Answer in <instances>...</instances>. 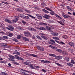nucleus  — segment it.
<instances>
[{
  "mask_svg": "<svg viewBox=\"0 0 75 75\" xmlns=\"http://www.w3.org/2000/svg\"><path fill=\"white\" fill-rule=\"evenodd\" d=\"M49 56H51V57H55L56 59L58 60L61 59L62 58V56H56V55L54 54H49Z\"/></svg>",
  "mask_w": 75,
  "mask_h": 75,
  "instance_id": "nucleus-1",
  "label": "nucleus"
},
{
  "mask_svg": "<svg viewBox=\"0 0 75 75\" xmlns=\"http://www.w3.org/2000/svg\"><path fill=\"white\" fill-rule=\"evenodd\" d=\"M24 35L25 36H26V37H30V34L28 32H24Z\"/></svg>",
  "mask_w": 75,
  "mask_h": 75,
  "instance_id": "nucleus-2",
  "label": "nucleus"
},
{
  "mask_svg": "<svg viewBox=\"0 0 75 75\" xmlns=\"http://www.w3.org/2000/svg\"><path fill=\"white\" fill-rule=\"evenodd\" d=\"M38 50H40L41 51H44V48L42 47L38 46Z\"/></svg>",
  "mask_w": 75,
  "mask_h": 75,
  "instance_id": "nucleus-3",
  "label": "nucleus"
},
{
  "mask_svg": "<svg viewBox=\"0 0 75 75\" xmlns=\"http://www.w3.org/2000/svg\"><path fill=\"white\" fill-rule=\"evenodd\" d=\"M43 17L45 18H46V19H48L50 17V16L49 15L45 14L44 16H42Z\"/></svg>",
  "mask_w": 75,
  "mask_h": 75,
  "instance_id": "nucleus-4",
  "label": "nucleus"
},
{
  "mask_svg": "<svg viewBox=\"0 0 75 75\" xmlns=\"http://www.w3.org/2000/svg\"><path fill=\"white\" fill-rule=\"evenodd\" d=\"M51 34L52 35L55 36V37L58 36V33L56 32L52 33Z\"/></svg>",
  "mask_w": 75,
  "mask_h": 75,
  "instance_id": "nucleus-5",
  "label": "nucleus"
},
{
  "mask_svg": "<svg viewBox=\"0 0 75 75\" xmlns=\"http://www.w3.org/2000/svg\"><path fill=\"white\" fill-rule=\"evenodd\" d=\"M69 45H70V46H72V47H73L74 48H75V44L74 42H69Z\"/></svg>",
  "mask_w": 75,
  "mask_h": 75,
  "instance_id": "nucleus-6",
  "label": "nucleus"
},
{
  "mask_svg": "<svg viewBox=\"0 0 75 75\" xmlns=\"http://www.w3.org/2000/svg\"><path fill=\"white\" fill-rule=\"evenodd\" d=\"M9 27V30L10 31H13V30L14 29V28L11 25H10L8 26Z\"/></svg>",
  "mask_w": 75,
  "mask_h": 75,
  "instance_id": "nucleus-7",
  "label": "nucleus"
},
{
  "mask_svg": "<svg viewBox=\"0 0 75 75\" xmlns=\"http://www.w3.org/2000/svg\"><path fill=\"white\" fill-rule=\"evenodd\" d=\"M28 29L32 31H36V30L33 28L29 27L28 28Z\"/></svg>",
  "mask_w": 75,
  "mask_h": 75,
  "instance_id": "nucleus-8",
  "label": "nucleus"
},
{
  "mask_svg": "<svg viewBox=\"0 0 75 75\" xmlns=\"http://www.w3.org/2000/svg\"><path fill=\"white\" fill-rule=\"evenodd\" d=\"M41 62H43V63H50L51 62L48 61L46 60V61H44L43 60H40Z\"/></svg>",
  "mask_w": 75,
  "mask_h": 75,
  "instance_id": "nucleus-9",
  "label": "nucleus"
},
{
  "mask_svg": "<svg viewBox=\"0 0 75 75\" xmlns=\"http://www.w3.org/2000/svg\"><path fill=\"white\" fill-rule=\"evenodd\" d=\"M9 57L10 58H9V60H10V61H12V60H13V59H14V57L13 56L10 55L9 56Z\"/></svg>",
  "mask_w": 75,
  "mask_h": 75,
  "instance_id": "nucleus-10",
  "label": "nucleus"
},
{
  "mask_svg": "<svg viewBox=\"0 0 75 75\" xmlns=\"http://www.w3.org/2000/svg\"><path fill=\"white\" fill-rule=\"evenodd\" d=\"M29 55L30 56H32V57H35V58H38V56L37 55H35L34 54H29Z\"/></svg>",
  "mask_w": 75,
  "mask_h": 75,
  "instance_id": "nucleus-11",
  "label": "nucleus"
},
{
  "mask_svg": "<svg viewBox=\"0 0 75 75\" xmlns=\"http://www.w3.org/2000/svg\"><path fill=\"white\" fill-rule=\"evenodd\" d=\"M46 28L47 30L51 31V28L48 26H46Z\"/></svg>",
  "mask_w": 75,
  "mask_h": 75,
  "instance_id": "nucleus-12",
  "label": "nucleus"
},
{
  "mask_svg": "<svg viewBox=\"0 0 75 75\" xmlns=\"http://www.w3.org/2000/svg\"><path fill=\"white\" fill-rule=\"evenodd\" d=\"M62 16H63V17H64V18H68L69 17H70V16L68 15L66 16L64 14H62Z\"/></svg>",
  "mask_w": 75,
  "mask_h": 75,
  "instance_id": "nucleus-13",
  "label": "nucleus"
},
{
  "mask_svg": "<svg viewBox=\"0 0 75 75\" xmlns=\"http://www.w3.org/2000/svg\"><path fill=\"white\" fill-rule=\"evenodd\" d=\"M67 64L69 67H73L74 66V65L72 64L71 63H67Z\"/></svg>",
  "mask_w": 75,
  "mask_h": 75,
  "instance_id": "nucleus-14",
  "label": "nucleus"
},
{
  "mask_svg": "<svg viewBox=\"0 0 75 75\" xmlns=\"http://www.w3.org/2000/svg\"><path fill=\"white\" fill-rule=\"evenodd\" d=\"M50 41L51 42H53V43H51L52 45H55V42L54 40H50Z\"/></svg>",
  "mask_w": 75,
  "mask_h": 75,
  "instance_id": "nucleus-15",
  "label": "nucleus"
},
{
  "mask_svg": "<svg viewBox=\"0 0 75 75\" xmlns=\"http://www.w3.org/2000/svg\"><path fill=\"white\" fill-rule=\"evenodd\" d=\"M5 21L8 23H11V21L9 20V19H5Z\"/></svg>",
  "mask_w": 75,
  "mask_h": 75,
  "instance_id": "nucleus-16",
  "label": "nucleus"
},
{
  "mask_svg": "<svg viewBox=\"0 0 75 75\" xmlns=\"http://www.w3.org/2000/svg\"><path fill=\"white\" fill-rule=\"evenodd\" d=\"M21 71L22 73H23V74H25V72H28V71L24 70L23 69H21Z\"/></svg>",
  "mask_w": 75,
  "mask_h": 75,
  "instance_id": "nucleus-17",
  "label": "nucleus"
},
{
  "mask_svg": "<svg viewBox=\"0 0 75 75\" xmlns=\"http://www.w3.org/2000/svg\"><path fill=\"white\" fill-rule=\"evenodd\" d=\"M41 37H42V38H44V40H47L48 39V38H47V37L43 36V35H42L41 36Z\"/></svg>",
  "mask_w": 75,
  "mask_h": 75,
  "instance_id": "nucleus-18",
  "label": "nucleus"
},
{
  "mask_svg": "<svg viewBox=\"0 0 75 75\" xmlns=\"http://www.w3.org/2000/svg\"><path fill=\"white\" fill-rule=\"evenodd\" d=\"M14 54H16V55H20V53L19 52H13Z\"/></svg>",
  "mask_w": 75,
  "mask_h": 75,
  "instance_id": "nucleus-19",
  "label": "nucleus"
},
{
  "mask_svg": "<svg viewBox=\"0 0 75 75\" xmlns=\"http://www.w3.org/2000/svg\"><path fill=\"white\" fill-rule=\"evenodd\" d=\"M12 40L13 41H15V42H18V40L16 38L13 39Z\"/></svg>",
  "mask_w": 75,
  "mask_h": 75,
  "instance_id": "nucleus-20",
  "label": "nucleus"
},
{
  "mask_svg": "<svg viewBox=\"0 0 75 75\" xmlns=\"http://www.w3.org/2000/svg\"><path fill=\"white\" fill-rule=\"evenodd\" d=\"M18 60H19V61H21L22 62H23V61H24V59H23V58L21 57H19V58H18Z\"/></svg>",
  "mask_w": 75,
  "mask_h": 75,
  "instance_id": "nucleus-21",
  "label": "nucleus"
},
{
  "mask_svg": "<svg viewBox=\"0 0 75 75\" xmlns=\"http://www.w3.org/2000/svg\"><path fill=\"white\" fill-rule=\"evenodd\" d=\"M39 30H45V29L43 27H41L39 28Z\"/></svg>",
  "mask_w": 75,
  "mask_h": 75,
  "instance_id": "nucleus-22",
  "label": "nucleus"
},
{
  "mask_svg": "<svg viewBox=\"0 0 75 75\" xmlns=\"http://www.w3.org/2000/svg\"><path fill=\"white\" fill-rule=\"evenodd\" d=\"M1 75H8L7 73L5 72H1Z\"/></svg>",
  "mask_w": 75,
  "mask_h": 75,
  "instance_id": "nucleus-23",
  "label": "nucleus"
},
{
  "mask_svg": "<svg viewBox=\"0 0 75 75\" xmlns=\"http://www.w3.org/2000/svg\"><path fill=\"white\" fill-rule=\"evenodd\" d=\"M37 38L38 39H39V40H42V38L40 37V36L38 35L36 36Z\"/></svg>",
  "mask_w": 75,
  "mask_h": 75,
  "instance_id": "nucleus-24",
  "label": "nucleus"
},
{
  "mask_svg": "<svg viewBox=\"0 0 75 75\" xmlns=\"http://www.w3.org/2000/svg\"><path fill=\"white\" fill-rule=\"evenodd\" d=\"M13 35V34L12 33H9L8 34V36L9 37H12Z\"/></svg>",
  "mask_w": 75,
  "mask_h": 75,
  "instance_id": "nucleus-25",
  "label": "nucleus"
},
{
  "mask_svg": "<svg viewBox=\"0 0 75 75\" xmlns=\"http://www.w3.org/2000/svg\"><path fill=\"white\" fill-rule=\"evenodd\" d=\"M40 25H47V24L44 23H40Z\"/></svg>",
  "mask_w": 75,
  "mask_h": 75,
  "instance_id": "nucleus-26",
  "label": "nucleus"
},
{
  "mask_svg": "<svg viewBox=\"0 0 75 75\" xmlns=\"http://www.w3.org/2000/svg\"><path fill=\"white\" fill-rule=\"evenodd\" d=\"M3 37L5 39H8V36H3Z\"/></svg>",
  "mask_w": 75,
  "mask_h": 75,
  "instance_id": "nucleus-27",
  "label": "nucleus"
},
{
  "mask_svg": "<svg viewBox=\"0 0 75 75\" xmlns=\"http://www.w3.org/2000/svg\"><path fill=\"white\" fill-rule=\"evenodd\" d=\"M17 39H21V36L19 35L17 36Z\"/></svg>",
  "mask_w": 75,
  "mask_h": 75,
  "instance_id": "nucleus-28",
  "label": "nucleus"
},
{
  "mask_svg": "<svg viewBox=\"0 0 75 75\" xmlns=\"http://www.w3.org/2000/svg\"><path fill=\"white\" fill-rule=\"evenodd\" d=\"M71 64H75V62H74V60L73 59H71Z\"/></svg>",
  "mask_w": 75,
  "mask_h": 75,
  "instance_id": "nucleus-29",
  "label": "nucleus"
},
{
  "mask_svg": "<svg viewBox=\"0 0 75 75\" xmlns=\"http://www.w3.org/2000/svg\"><path fill=\"white\" fill-rule=\"evenodd\" d=\"M43 11H44V12L46 13H49V12H48V11L46 10H45V9H43Z\"/></svg>",
  "mask_w": 75,
  "mask_h": 75,
  "instance_id": "nucleus-30",
  "label": "nucleus"
},
{
  "mask_svg": "<svg viewBox=\"0 0 75 75\" xmlns=\"http://www.w3.org/2000/svg\"><path fill=\"white\" fill-rule=\"evenodd\" d=\"M58 52H61L62 51V50H61V49H58L56 50Z\"/></svg>",
  "mask_w": 75,
  "mask_h": 75,
  "instance_id": "nucleus-31",
  "label": "nucleus"
},
{
  "mask_svg": "<svg viewBox=\"0 0 75 75\" xmlns=\"http://www.w3.org/2000/svg\"><path fill=\"white\" fill-rule=\"evenodd\" d=\"M55 14V16H56V17H58V18H60V19H62V18L61 17H60L59 16L56 14Z\"/></svg>",
  "mask_w": 75,
  "mask_h": 75,
  "instance_id": "nucleus-32",
  "label": "nucleus"
},
{
  "mask_svg": "<svg viewBox=\"0 0 75 75\" xmlns=\"http://www.w3.org/2000/svg\"><path fill=\"white\" fill-rule=\"evenodd\" d=\"M10 46L4 45V48H10Z\"/></svg>",
  "mask_w": 75,
  "mask_h": 75,
  "instance_id": "nucleus-33",
  "label": "nucleus"
},
{
  "mask_svg": "<svg viewBox=\"0 0 75 75\" xmlns=\"http://www.w3.org/2000/svg\"><path fill=\"white\" fill-rule=\"evenodd\" d=\"M62 37H63V38H65L66 39V38H68V37L66 35H63L62 36Z\"/></svg>",
  "mask_w": 75,
  "mask_h": 75,
  "instance_id": "nucleus-34",
  "label": "nucleus"
},
{
  "mask_svg": "<svg viewBox=\"0 0 75 75\" xmlns=\"http://www.w3.org/2000/svg\"><path fill=\"white\" fill-rule=\"evenodd\" d=\"M14 20H13V21L14 22V23H16V22L17 21H18V19H16H16H14Z\"/></svg>",
  "mask_w": 75,
  "mask_h": 75,
  "instance_id": "nucleus-35",
  "label": "nucleus"
},
{
  "mask_svg": "<svg viewBox=\"0 0 75 75\" xmlns=\"http://www.w3.org/2000/svg\"><path fill=\"white\" fill-rule=\"evenodd\" d=\"M30 67L31 68H32V69H35V68L34 67V66L32 65H30Z\"/></svg>",
  "mask_w": 75,
  "mask_h": 75,
  "instance_id": "nucleus-36",
  "label": "nucleus"
},
{
  "mask_svg": "<svg viewBox=\"0 0 75 75\" xmlns=\"http://www.w3.org/2000/svg\"><path fill=\"white\" fill-rule=\"evenodd\" d=\"M51 47L52 48H53V49H57V47H53L51 45Z\"/></svg>",
  "mask_w": 75,
  "mask_h": 75,
  "instance_id": "nucleus-37",
  "label": "nucleus"
},
{
  "mask_svg": "<svg viewBox=\"0 0 75 75\" xmlns=\"http://www.w3.org/2000/svg\"><path fill=\"white\" fill-rule=\"evenodd\" d=\"M46 10H49V11H52V10H51V9L50 8L46 7Z\"/></svg>",
  "mask_w": 75,
  "mask_h": 75,
  "instance_id": "nucleus-38",
  "label": "nucleus"
},
{
  "mask_svg": "<svg viewBox=\"0 0 75 75\" xmlns=\"http://www.w3.org/2000/svg\"><path fill=\"white\" fill-rule=\"evenodd\" d=\"M15 57L17 59H18L19 57H18V56L17 55H15Z\"/></svg>",
  "mask_w": 75,
  "mask_h": 75,
  "instance_id": "nucleus-39",
  "label": "nucleus"
},
{
  "mask_svg": "<svg viewBox=\"0 0 75 75\" xmlns=\"http://www.w3.org/2000/svg\"><path fill=\"white\" fill-rule=\"evenodd\" d=\"M57 22H58L60 24H61V25H64V23H62L60 21H58Z\"/></svg>",
  "mask_w": 75,
  "mask_h": 75,
  "instance_id": "nucleus-40",
  "label": "nucleus"
},
{
  "mask_svg": "<svg viewBox=\"0 0 75 75\" xmlns=\"http://www.w3.org/2000/svg\"><path fill=\"white\" fill-rule=\"evenodd\" d=\"M50 13L52 15H54V14H55V13H54V12L52 11L50 12Z\"/></svg>",
  "mask_w": 75,
  "mask_h": 75,
  "instance_id": "nucleus-41",
  "label": "nucleus"
},
{
  "mask_svg": "<svg viewBox=\"0 0 75 75\" xmlns=\"http://www.w3.org/2000/svg\"><path fill=\"white\" fill-rule=\"evenodd\" d=\"M11 61L13 62V64H16V60H14V59H13L12 60H11Z\"/></svg>",
  "mask_w": 75,
  "mask_h": 75,
  "instance_id": "nucleus-42",
  "label": "nucleus"
},
{
  "mask_svg": "<svg viewBox=\"0 0 75 75\" xmlns=\"http://www.w3.org/2000/svg\"><path fill=\"white\" fill-rule=\"evenodd\" d=\"M22 22L23 24L24 25H25V23H26L25 22V21H22Z\"/></svg>",
  "mask_w": 75,
  "mask_h": 75,
  "instance_id": "nucleus-43",
  "label": "nucleus"
},
{
  "mask_svg": "<svg viewBox=\"0 0 75 75\" xmlns=\"http://www.w3.org/2000/svg\"><path fill=\"white\" fill-rule=\"evenodd\" d=\"M60 43H61V44H64V45H66V44H65V43H64V42H63L62 41V42H60Z\"/></svg>",
  "mask_w": 75,
  "mask_h": 75,
  "instance_id": "nucleus-44",
  "label": "nucleus"
},
{
  "mask_svg": "<svg viewBox=\"0 0 75 75\" xmlns=\"http://www.w3.org/2000/svg\"><path fill=\"white\" fill-rule=\"evenodd\" d=\"M65 59L66 60V61H69L70 59L68 57H67Z\"/></svg>",
  "mask_w": 75,
  "mask_h": 75,
  "instance_id": "nucleus-45",
  "label": "nucleus"
},
{
  "mask_svg": "<svg viewBox=\"0 0 75 75\" xmlns=\"http://www.w3.org/2000/svg\"><path fill=\"white\" fill-rule=\"evenodd\" d=\"M55 64H56V65H58V66H61V64H60L57 63H55Z\"/></svg>",
  "mask_w": 75,
  "mask_h": 75,
  "instance_id": "nucleus-46",
  "label": "nucleus"
},
{
  "mask_svg": "<svg viewBox=\"0 0 75 75\" xmlns=\"http://www.w3.org/2000/svg\"><path fill=\"white\" fill-rule=\"evenodd\" d=\"M61 21L63 23H64V21H65V20L64 19H61Z\"/></svg>",
  "mask_w": 75,
  "mask_h": 75,
  "instance_id": "nucleus-47",
  "label": "nucleus"
},
{
  "mask_svg": "<svg viewBox=\"0 0 75 75\" xmlns=\"http://www.w3.org/2000/svg\"><path fill=\"white\" fill-rule=\"evenodd\" d=\"M24 41H29V39H28L26 38L25 39V40Z\"/></svg>",
  "mask_w": 75,
  "mask_h": 75,
  "instance_id": "nucleus-48",
  "label": "nucleus"
},
{
  "mask_svg": "<svg viewBox=\"0 0 75 75\" xmlns=\"http://www.w3.org/2000/svg\"><path fill=\"white\" fill-rule=\"evenodd\" d=\"M41 15H40V14H36V16L38 17H38H40V16Z\"/></svg>",
  "mask_w": 75,
  "mask_h": 75,
  "instance_id": "nucleus-49",
  "label": "nucleus"
},
{
  "mask_svg": "<svg viewBox=\"0 0 75 75\" xmlns=\"http://www.w3.org/2000/svg\"><path fill=\"white\" fill-rule=\"evenodd\" d=\"M25 18H27V19H28L29 18V17L27 16H26L25 17Z\"/></svg>",
  "mask_w": 75,
  "mask_h": 75,
  "instance_id": "nucleus-50",
  "label": "nucleus"
},
{
  "mask_svg": "<svg viewBox=\"0 0 75 75\" xmlns=\"http://www.w3.org/2000/svg\"><path fill=\"white\" fill-rule=\"evenodd\" d=\"M25 65H29V63L28 62H25Z\"/></svg>",
  "mask_w": 75,
  "mask_h": 75,
  "instance_id": "nucleus-51",
  "label": "nucleus"
},
{
  "mask_svg": "<svg viewBox=\"0 0 75 75\" xmlns=\"http://www.w3.org/2000/svg\"><path fill=\"white\" fill-rule=\"evenodd\" d=\"M62 54H66L67 52H66L63 51L62 52Z\"/></svg>",
  "mask_w": 75,
  "mask_h": 75,
  "instance_id": "nucleus-52",
  "label": "nucleus"
},
{
  "mask_svg": "<svg viewBox=\"0 0 75 75\" xmlns=\"http://www.w3.org/2000/svg\"><path fill=\"white\" fill-rule=\"evenodd\" d=\"M40 17H39L38 18V19H42V16H40Z\"/></svg>",
  "mask_w": 75,
  "mask_h": 75,
  "instance_id": "nucleus-53",
  "label": "nucleus"
},
{
  "mask_svg": "<svg viewBox=\"0 0 75 75\" xmlns=\"http://www.w3.org/2000/svg\"><path fill=\"white\" fill-rule=\"evenodd\" d=\"M17 11H21V10L20 8H18L17 9Z\"/></svg>",
  "mask_w": 75,
  "mask_h": 75,
  "instance_id": "nucleus-54",
  "label": "nucleus"
},
{
  "mask_svg": "<svg viewBox=\"0 0 75 75\" xmlns=\"http://www.w3.org/2000/svg\"><path fill=\"white\" fill-rule=\"evenodd\" d=\"M4 3V4H8V3L6 2H3Z\"/></svg>",
  "mask_w": 75,
  "mask_h": 75,
  "instance_id": "nucleus-55",
  "label": "nucleus"
},
{
  "mask_svg": "<svg viewBox=\"0 0 75 75\" xmlns=\"http://www.w3.org/2000/svg\"><path fill=\"white\" fill-rule=\"evenodd\" d=\"M35 67H36V68H38V69L40 68V67L38 66H35Z\"/></svg>",
  "mask_w": 75,
  "mask_h": 75,
  "instance_id": "nucleus-56",
  "label": "nucleus"
},
{
  "mask_svg": "<svg viewBox=\"0 0 75 75\" xmlns=\"http://www.w3.org/2000/svg\"><path fill=\"white\" fill-rule=\"evenodd\" d=\"M67 9H68L69 10L71 9V8H70V7H69V6H68L67 7Z\"/></svg>",
  "mask_w": 75,
  "mask_h": 75,
  "instance_id": "nucleus-57",
  "label": "nucleus"
},
{
  "mask_svg": "<svg viewBox=\"0 0 75 75\" xmlns=\"http://www.w3.org/2000/svg\"><path fill=\"white\" fill-rule=\"evenodd\" d=\"M25 11H26L27 12V13H30V12H29L28 10L26 9L25 10Z\"/></svg>",
  "mask_w": 75,
  "mask_h": 75,
  "instance_id": "nucleus-58",
  "label": "nucleus"
},
{
  "mask_svg": "<svg viewBox=\"0 0 75 75\" xmlns=\"http://www.w3.org/2000/svg\"><path fill=\"white\" fill-rule=\"evenodd\" d=\"M51 41L50 40H48L47 42L49 43V44H51Z\"/></svg>",
  "mask_w": 75,
  "mask_h": 75,
  "instance_id": "nucleus-59",
  "label": "nucleus"
},
{
  "mask_svg": "<svg viewBox=\"0 0 75 75\" xmlns=\"http://www.w3.org/2000/svg\"><path fill=\"white\" fill-rule=\"evenodd\" d=\"M0 33H1V34H5V33H4V32H1Z\"/></svg>",
  "mask_w": 75,
  "mask_h": 75,
  "instance_id": "nucleus-60",
  "label": "nucleus"
},
{
  "mask_svg": "<svg viewBox=\"0 0 75 75\" xmlns=\"http://www.w3.org/2000/svg\"><path fill=\"white\" fill-rule=\"evenodd\" d=\"M42 71L43 72H46V71L44 69H42Z\"/></svg>",
  "mask_w": 75,
  "mask_h": 75,
  "instance_id": "nucleus-61",
  "label": "nucleus"
},
{
  "mask_svg": "<svg viewBox=\"0 0 75 75\" xmlns=\"http://www.w3.org/2000/svg\"><path fill=\"white\" fill-rule=\"evenodd\" d=\"M48 22H49V23H52V21H51V20H49L48 21Z\"/></svg>",
  "mask_w": 75,
  "mask_h": 75,
  "instance_id": "nucleus-62",
  "label": "nucleus"
},
{
  "mask_svg": "<svg viewBox=\"0 0 75 75\" xmlns=\"http://www.w3.org/2000/svg\"><path fill=\"white\" fill-rule=\"evenodd\" d=\"M26 38L25 37H22V39L23 40H24Z\"/></svg>",
  "mask_w": 75,
  "mask_h": 75,
  "instance_id": "nucleus-63",
  "label": "nucleus"
},
{
  "mask_svg": "<svg viewBox=\"0 0 75 75\" xmlns=\"http://www.w3.org/2000/svg\"><path fill=\"white\" fill-rule=\"evenodd\" d=\"M32 38L33 39H35V36L34 35L32 37Z\"/></svg>",
  "mask_w": 75,
  "mask_h": 75,
  "instance_id": "nucleus-64",
  "label": "nucleus"
}]
</instances>
